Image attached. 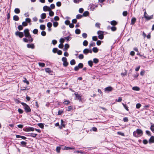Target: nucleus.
Listing matches in <instances>:
<instances>
[{"instance_id":"nucleus-1","label":"nucleus","mask_w":154,"mask_h":154,"mask_svg":"<svg viewBox=\"0 0 154 154\" xmlns=\"http://www.w3.org/2000/svg\"><path fill=\"white\" fill-rule=\"evenodd\" d=\"M24 33L25 37L29 38V42H32L33 41V39L32 38L31 35L30 34L29 30L28 29H25L24 30Z\"/></svg>"},{"instance_id":"nucleus-2","label":"nucleus","mask_w":154,"mask_h":154,"mask_svg":"<svg viewBox=\"0 0 154 154\" xmlns=\"http://www.w3.org/2000/svg\"><path fill=\"white\" fill-rule=\"evenodd\" d=\"M133 136L136 137L141 136L143 134V131L140 129H137L133 133Z\"/></svg>"},{"instance_id":"nucleus-3","label":"nucleus","mask_w":154,"mask_h":154,"mask_svg":"<svg viewBox=\"0 0 154 154\" xmlns=\"http://www.w3.org/2000/svg\"><path fill=\"white\" fill-rule=\"evenodd\" d=\"M21 104L23 106V108L26 112H31V109L30 107L27 104L24 103H22Z\"/></svg>"},{"instance_id":"nucleus-4","label":"nucleus","mask_w":154,"mask_h":154,"mask_svg":"<svg viewBox=\"0 0 154 154\" xmlns=\"http://www.w3.org/2000/svg\"><path fill=\"white\" fill-rule=\"evenodd\" d=\"M98 38L100 39H102L103 38V32L100 30L98 31L97 32Z\"/></svg>"},{"instance_id":"nucleus-5","label":"nucleus","mask_w":154,"mask_h":154,"mask_svg":"<svg viewBox=\"0 0 154 154\" xmlns=\"http://www.w3.org/2000/svg\"><path fill=\"white\" fill-rule=\"evenodd\" d=\"M15 34L16 36H18L20 38H22L24 36V34L22 32L17 31L15 32Z\"/></svg>"},{"instance_id":"nucleus-6","label":"nucleus","mask_w":154,"mask_h":154,"mask_svg":"<svg viewBox=\"0 0 154 154\" xmlns=\"http://www.w3.org/2000/svg\"><path fill=\"white\" fill-rule=\"evenodd\" d=\"M63 62V65L64 66L66 67L67 66V60L66 57H63L62 59Z\"/></svg>"},{"instance_id":"nucleus-7","label":"nucleus","mask_w":154,"mask_h":154,"mask_svg":"<svg viewBox=\"0 0 154 154\" xmlns=\"http://www.w3.org/2000/svg\"><path fill=\"white\" fill-rule=\"evenodd\" d=\"M26 132H29L30 131H33L35 130V128L33 127H29L23 129Z\"/></svg>"},{"instance_id":"nucleus-8","label":"nucleus","mask_w":154,"mask_h":154,"mask_svg":"<svg viewBox=\"0 0 154 154\" xmlns=\"http://www.w3.org/2000/svg\"><path fill=\"white\" fill-rule=\"evenodd\" d=\"M112 90L113 88L110 86L106 87L104 89V90L106 92H108L111 91Z\"/></svg>"},{"instance_id":"nucleus-9","label":"nucleus","mask_w":154,"mask_h":154,"mask_svg":"<svg viewBox=\"0 0 154 154\" xmlns=\"http://www.w3.org/2000/svg\"><path fill=\"white\" fill-rule=\"evenodd\" d=\"M27 47L28 48L34 49L35 45L33 44H28L27 45Z\"/></svg>"},{"instance_id":"nucleus-10","label":"nucleus","mask_w":154,"mask_h":154,"mask_svg":"<svg viewBox=\"0 0 154 154\" xmlns=\"http://www.w3.org/2000/svg\"><path fill=\"white\" fill-rule=\"evenodd\" d=\"M75 94L76 97V99L78 100L79 102H81L82 101V99L80 95L78 94Z\"/></svg>"},{"instance_id":"nucleus-11","label":"nucleus","mask_w":154,"mask_h":154,"mask_svg":"<svg viewBox=\"0 0 154 154\" xmlns=\"http://www.w3.org/2000/svg\"><path fill=\"white\" fill-rule=\"evenodd\" d=\"M43 10L45 11H50L51 8H50V7H48L47 6H45L43 7Z\"/></svg>"},{"instance_id":"nucleus-12","label":"nucleus","mask_w":154,"mask_h":154,"mask_svg":"<svg viewBox=\"0 0 154 154\" xmlns=\"http://www.w3.org/2000/svg\"><path fill=\"white\" fill-rule=\"evenodd\" d=\"M97 5H96L91 4L90 5L91 10L93 11L94 9L97 7Z\"/></svg>"},{"instance_id":"nucleus-13","label":"nucleus","mask_w":154,"mask_h":154,"mask_svg":"<svg viewBox=\"0 0 154 154\" xmlns=\"http://www.w3.org/2000/svg\"><path fill=\"white\" fill-rule=\"evenodd\" d=\"M136 19L135 17H133L132 18L131 20V25H134L136 22Z\"/></svg>"},{"instance_id":"nucleus-14","label":"nucleus","mask_w":154,"mask_h":154,"mask_svg":"<svg viewBox=\"0 0 154 154\" xmlns=\"http://www.w3.org/2000/svg\"><path fill=\"white\" fill-rule=\"evenodd\" d=\"M25 21L27 23H29V25H31L32 24L31 23V20L29 18H26L25 19Z\"/></svg>"},{"instance_id":"nucleus-15","label":"nucleus","mask_w":154,"mask_h":154,"mask_svg":"<svg viewBox=\"0 0 154 154\" xmlns=\"http://www.w3.org/2000/svg\"><path fill=\"white\" fill-rule=\"evenodd\" d=\"M153 15H152L150 16L147 15L146 16H145V18L147 20H149L152 19L153 18Z\"/></svg>"},{"instance_id":"nucleus-16","label":"nucleus","mask_w":154,"mask_h":154,"mask_svg":"<svg viewBox=\"0 0 154 154\" xmlns=\"http://www.w3.org/2000/svg\"><path fill=\"white\" fill-rule=\"evenodd\" d=\"M16 137L17 138H21L23 140H25L26 138V137L25 136H20L18 135H16Z\"/></svg>"},{"instance_id":"nucleus-17","label":"nucleus","mask_w":154,"mask_h":154,"mask_svg":"<svg viewBox=\"0 0 154 154\" xmlns=\"http://www.w3.org/2000/svg\"><path fill=\"white\" fill-rule=\"evenodd\" d=\"M95 46V42H91L90 43L89 45V47L90 48L91 47H93V46Z\"/></svg>"},{"instance_id":"nucleus-18","label":"nucleus","mask_w":154,"mask_h":154,"mask_svg":"<svg viewBox=\"0 0 154 154\" xmlns=\"http://www.w3.org/2000/svg\"><path fill=\"white\" fill-rule=\"evenodd\" d=\"M132 89L134 91H139L140 90V88L139 87L137 86H134L132 88Z\"/></svg>"},{"instance_id":"nucleus-19","label":"nucleus","mask_w":154,"mask_h":154,"mask_svg":"<svg viewBox=\"0 0 154 154\" xmlns=\"http://www.w3.org/2000/svg\"><path fill=\"white\" fill-rule=\"evenodd\" d=\"M149 143H154V137L151 136L149 139Z\"/></svg>"},{"instance_id":"nucleus-20","label":"nucleus","mask_w":154,"mask_h":154,"mask_svg":"<svg viewBox=\"0 0 154 154\" xmlns=\"http://www.w3.org/2000/svg\"><path fill=\"white\" fill-rule=\"evenodd\" d=\"M29 134L30 135V136L31 137H35L37 135V134L34 133H31Z\"/></svg>"},{"instance_id":"nucleus-21","label":"nucleus","mask_w":154,"mask_h":154,"mask_svg":"<svg viewBox=\"0 0 154 154\" xmlns=\"http://www.w3.org/2000/svg\"><path fill=\"white\" fill-rule=\"evenodd\" d=\"M13 20L15 21H18L19 20V17L18 16L14 15L13 17Z\"/></svg>"},{"instance_id":"nucleus-22","label":"nucleus","mask_w":154,"mask_h":154,"mask_svg":"<svg viewBox=\"0 0 154 154\" xmlns=\"http://www.w3.org/2000/svg\"><path fill=\"white\" fill-rule=\"evenodd\" d=\"M27 144V143L26 142L22 141L20 142V144L22 146H25Z\"/></svg>"},{"instance_id":"nucleus-23","label":"nucleus","mask_w":154,"mask_h":154,"mask_svg":"<svg viewBox=\"0 0 154 154\" xmlns=\"http://www.w3.org/2000/svg\"><path fill=\"white\" fill-rule=\"evenodd\" d=\"M83 53L86 55L88 53V49L87 48L85 49L83 51Z\"/></svg>"},{"instance_id":"nucleus-24","label":"nucleus","mask_w":154,"mask_h":154,"mask_svg":"<svg viewBox=\"0 0 154 154\" xmlns=\"http://www.w3.org/2000/svg\"><path fill=\"white\" fill-rule=\"evenodd\" d=\"M14 11L16 14H19L20 13V11L19 8H16L14 10Z\"/></svg>"},{"instance_id":"nucleus-25","label":"nucleus","mask_w":154,"mask_h":154,"mask_svg":"<svg viewBox=\"0 0 154 154\" xmlns=\"http://www.w3.org/2000/svg\"><path fill=\"white\" fill-rule=\"evenodd\" d=\"M75 60L72 59L70 61V64L71 65H73L75 64Z\"/></svg>"},{"instance_id":"nucleus-26","label":"nucleus","mask_w":154,"mask_h":154,"mask_svg":"<svg viewBox=\"0 0 154 154\" xmlns=\"http://www.w3.org/2000/svg\"><path fill=\"white\" fill-rule=\"evenodd\" d=\"M38 64L40 66L42 67H44L45 66V63H43L39 62Z\"/></svg>"},{"instance_id":"nucleus-27","label":"nucleus","mask_w":154,"mask_h":154,"mask_svg":"<svg viewBox=\"0 0 154 154\" xmlns=\"http://www.w3.org/2000/svg\"><path fill=\"white\" fill-rule=\"evenodd\" d=\"M110 23L112 25L115 26L117 24V23L115 20H112L111 22Z\"/></svg>"},{"instance_id":"nucleus-28","label":"nucleus","mask_w":154,"mask_h":154,"mask_svg":"<svg viewBox=\"0 0 154 154\" xmlns=\"http://www.w3.org/2000/svg\"><path fill=\"white\" fill-rule=\"evenodd\" d=\"M93 51L95 53L98 52V50L97 47H94L92 49Z\"/></svg>"},{"instance_id":"nucleus-29","label":"nucleus","mask_w":154,"mask_h":154,"mask_svg":"<svg viewBox=\"0 0 154 154\" xmlns=\"http://www.w3.org/2000/svg\"><path fill=\"white\" fill-rule=\"evenodd\" d=\"M41 17L42 19H44L46 17V14L45 13H42L41 15Z\"/></svg>"},{"instance_id":"nucleus-30","label":"nucleus","mask_w":154,"mask_h":154,"mask_svg":"<svg viewBox=\"0 0 154 154\" xmlns=\"http://www.w3.org/2000/svg\"><path fill=\"white\" fill-rule=\"evenodd\" d=\"M88 44V42L87 40H85L83 42V45L84 46H86Z\"/></svg>"},{"instance_id":"nucleus-31","label":"nucleus","mask_w":154,"mask_h":154,"mask_svg":"<svg viewBox=\"0 0 154 154\" xmlns=\"http://www.w3.org/2000/svg\"><path fill=\"white\" fill-rule=\"evenodd\" d=\"M88 65L91 67H92L93 66V62L91 60H89L88 62Z\"/></svg>"},{"instance_id":"nucleus-32","label":"nucleus","mask_w":154,"mask_h":154,"mask_svg":"<svg viewBox=\"0 0 154 154\" xmlns=\"http://www.w3.org/2000/svg\"><path fill=\"white\" fill-rule=\"evenodd\" d=\"M61 125L62 126L59 127L60 128V129H61L62 128V126L63 127H65V125L63 124V120L61 119Z\"/></svg>"},{"instance_id":"nucleus-33","label":"nucleus","mask_w":154,"mask_h":154,"mask_svg":"<svg viewBox=\"0 0 154 154\" xmlns=\"http://www.w3.org/2000/svg\"><path fill=\"white\" fill-rule=\"evenodd\" d=\"M40 28L41 29L44 30L45 29V26L44 25H41L40 26Z\"/></svg>"},{"instance_id":"nucleus-34","label":"nucleus","mask_w":154,"mask_h":154,"mask_svg":"<svg viewBox=\"0 0 154 154\" xmlns=\"http://www.w3.org/2000/svg\"><path fill=\"white\" fill-rule=\"evenodd\" d=\"M89 14V12L88 11H86L84 12L82 16H87Z\"/></svg>"},{"instance_id":"nucleus-35","label":"nucleus","mask_w":154,"mask_h":154,"mask_svg":"<svg viewBox=\"0 0 154 154\" xmlns=\"http://www.w3.org/2000/svg\"><path fill=\"white\" fill-rule=\"evenodd\" d=\"M75 32L77 34H79L80 32V30L79 29H76L75 31Z\"/></svg>"},{"instance_id":"nucleus-36","label":"nucleus","mask_w":154,"mask_h":154,"mask_svg":"<svg viewBox=\"0 0 154 154\" xmlns=\"http://www.w3.org/2000/svg\"><path fill=\"white\" fill-rule=\"evenodd\" d=\"M150 129L154 133V124H152L151 125Z\"/></svg>"},{"instance_id":"nucleus-37","label":"nucleus","mask_w":154,"mask_h":154,"mask_svg":"<svg viewBox=\"0 0 154 154\" xmlns=\"http://www.w3.org/2000/svg\"><path fill=\"white\" fill-rule=\"evenodd\" d=\"M122 104L123 106H124V108H125V109L127 111H128L129 110V109H128V107L127 106L126 104H124L123 103H122Z\"/></svg>"},{"instance_id":"nucleus-38","label":"nucleus","mask_w":154,"mask_h":154,"mask_svg":"<svg viewBox=\"0 0 154 154\" xmlns=\"http://www.w3.org/2000/svg\"><path fill=\"white\" fill-rule=\"evenodd\" d=\"M82 16H83L82 15L80 14H78L76 16V18L77 19H80L82 17Z\"/></svg>"},{"instance_id":"nucleus-39","label":"nucleus","mask_w":154,"mask_h":154,"mask_svg":"<svg viewBox=\"0 0 154 154\" xmlns=\"http://www.w3.org/2000/svg\"><path fill=\"white\" fill-rule=\"evenodd\" d=\"M29 38H28V39L26 38H23V41L25 42H29Z\"/></svg>"},{"instance_id":"nucleus-40","label":"nucleus","mask_w":154,"mask_h":154,"mask_svg":"<svg viewBox=\"0 0 154 154\" xmlns=\"http://www.w3.org/2000/svg\"><path fill=\"white\" fill-rule=\"evenodd\" d=\"M17 28L19 30H21L23 29V26L22 25H20L18 26Z\"/></svg>"},{"instance_id":"nucleus-41","label":"nucleus","mask_w":154,"mask_h":154,"mask_svg":"<svg viewBox=\"0 0 154 154\" xmlns=\"http://www.w3.org/2000/svg\"><path fill=\"white\" fill-rule=\"evenodd\" d=\"M69 25V27L71 28H72L74 27V25L73 24L70 23V21L68 20V25Z\"/></svg>"},{"instance_id":"nucleus-42","label":"nucleus","mask_w":154,"mask_h":154,"mask_svg":"<svg viewBox=\"0 0 154 154\" xmlns=\"http://www.w3.org/2000/svg\"><path fill=\"white\" fill-rule=\"evenodd\" d=\"M78 66V67H79V68H81L83 67V65L82 63H79L78 66Z\"/></svg>"},{"instance_id":"nucleus-43","label":"nucleus","mask_w":154,"mask_h":154,"mask_svg":"<svg viewBox=\"0 0 154 154\" xmlns=\"http://www.w3.org/2000/svg\"><path fill=\"white\" fill-rule=\"evenodd\" d=\"M58 25V22H54L53 23V25L54 27H56Z\"/></svg>"},{"instance_id":"nucleus-44","label":"nucleus","mask_w":154,"mask_h":154,"mask_svg":"<svg viewBox=\"0 0 154 154\" xmlns=\"http://www.w3.org/2000/svg\"><path fill=\"white\" fill-rule=\"evenodd\" d=\"M61 149L63 150H67V147H66V146H60Z\"/></svg>"},{"instance_id":"nucleus-45","label":"nucleus","mask_w":154,"mask_h":154,"mask_svg":"<svg viewBox=\"0 0 154 154\" xmlns=\"http://www.w3.org/2000/svg\"><path fill=\"white\" fill-rule=\"evenodd\" d=\"M49 11V15H50V16L51 17L53 16L54 14V12L53 11H52L51 10Z\"/></svg>"},{"instance_id":"nucleus-46","label":"nucleus","mask_w":154,"mask_h":154,"mask_svg":"<svg viewBox=\"0 0 154 154\" xmlns=\"http://www.w3.org/2000/svg\"><path fill=\"white\" fill-rule=\"evenodd\" d=\"M82 0H73V2L74 3L76 4L79 3L80 2H81Z\"/></svg>"},{"instance_id":"nucleus-47","label":"nucleus","mask_w":154,"mask_h":154,"mask_svg":"<svg viewBox=\"0 0 154 154\" xmlns=\"http://www.w3.org/2000/svg\"><path fill=\"white\" fill-rule=\"evenodd\" d=\"M28 24L26 21H23L22 23V25L23 26H27Z\"/></svg>"},{"instance_id":"nucleus-48","label":"nucleus","mask_w":154,"mask_h":154,"mask_svg":"<svg viewBox=\"0 0 154 154\" xmlns=\"http://www.w3.org/2000/svg\"><path fill=\"white\" fill-rule=\"evenodd\" d=\"M52 26V23L50 22H48L47 24V26L48 28H51Z\"/></svg>"},{"instance_id":"nucleus-49","label":"nucleus","mask_w":154,"mask_h":154,"mask_svg":"<svg viewBox=\"0 0 154 154\" xmlns=\"http://www.w3.org/2000/svg\"><path fill=\"white\" fill-rule=\"evenodd\" d=\"M123 15L124 16H126L128 14V12L127 11H125L123 12L122 13Z\"/></svg>"},{"instance_id":"nucleus-50","label":"nucleus","mask_w":154,"mask_h":154,"mask_svg":"<svg viewBox=\"0 0 154 154\" xmlns=\"http://www.w3.org/2000/svg\"><path fill=\"white\" fill-rule=\"evenodd\" d=\"M55 5L54 4H51L50 5V8H51V9H54L55 8Z\"/></svg>"},{"instance_id":"nucleus-51","label":"nucleus","mask_w":154,"mask_h":154,"mask_svg":"<svg viewBox=\"0 0 154 154\" xmlns=\"http://www.w3.org/2000/svg\"><path fill=\"white\" fill-rule=\"evenodd\" d=\"M78 57L80 59H82L84 58V55L83 54H80L78 56Z\"/></svg>"},{"instance_id":"nucleus-52","label":"nucleus","mask_w":154,"mask_h":154,"mask_svg":"<svg viewBox=\"0 0 154 154\" xmlns=\"http://www.w3.org/2000/svg\"><path fill=\"white\" fill-rule=\"evenodd\" d=\"M45 71L47 72L50 73L51 72V71L49 68H47L45 69Z\"/></svg>"},{"instance_id":"nucleus-53","label":"nucleus","mask_w":154,"mask_h":154,"mask_svg":"<svg viewBox=\"0 0 154 154\" xmlns=\"http://www.w3.org/2000/svg\"><path fill=\"white\" fill-rule=\"evenodd\" d=\"M32 32L34 34H37L38 32V30L37 29H34L33 30Z\"/></svg>"},{"instance_id":"nucleus-54","label":"nucleus","mask_w":154,"mask_h":154,"mask_svg":"<svg viewBox=\"0 0 154 154\" xmlns=\"http://www.w3.org/2000/svg\"><path fill=\"white\" fill-rule=\"evenodd\" d=\"M82 36L83 38H85L87 37V35L86 33H84L82 34Z\"/></svg>"},{"instance_id":"nucleus-55","label":"nucleus","mask_w":154,"mask_h":154,"mask_svg":"<svg viewBox=\"0 0 154 154\" xmlns=\"http://www.w3.org/2000/svg\"><path fill=\"white\" fill-rule=\"evenodd\" d=\"M93 61L95 63H97L99 62V60L97 58H95L93 59Z\"/></svg>"},{"instance_id":"nucleus-56","label":"nucleus","mask_w":154,"mask_h":154,"mask_svg":"<svg viewBox=\"0 0 154 154\" xmlns=\"http://www.w3.org/2000/svg\"><path fill=\"white\" fill-rule=\"evenodd\" d=\"M58 51V49L57 48H54L53 49V52L54 53H56Z\"/></svg>"},{"instance_id":"nucleus-57","label":"nucleus","mask_w":154,"mask_h":154,"mask_svg":"<svg viewBox=\"0 0 154 154\" xmlns=\"http://www.w3.org/2000/svg\"><path fill=\"white\" fill-rule=\"evenodd\" d=\"M61 149L60 147L57 146L56 149V150L57 152L59 153L60 152V150Z\"/></svg>"},{"instance_id":"nucleus-58","label":"nucleus","mask_w":154,"mask_h":154,"mask_svg":"<svg viewBox=\"0 0 154 154\" xmlns=\"http://www.w3.org/2000/svg\"><path fill=\"white\" fill-rule=\"evenodd\" d=\"M122 100V97H119L118 100L116 99V101H117L118 102H121V101Z\"/></svg>"},{"instance_id":"nucleus-59","label":"nucleus","mask_w":154,"mask_h":154,"mask_svg":"<svg viewBox=\"0 0 154 154\" xmlns=\"http://www.w3.org/2000/svg\"><path fill=\"white\" fill-rule=\"evenodd\" d=\"M100 24L99 23H96L95 24V26L100 28Z\"/></svg>"},{"instance_id":"nucleus-60","label":"nucleus","mask_w":154,"mask_h":154,"mask_svg":"<svg viewBox=\"0 0 154 154\" xmlns=\"http://www.w3.org/2000/svg\"><path fill=\"white\" fill-rule=\"evenodd\" d=\"M117 134L120 135H121L122 136H124V133H123L121 132H118Z\"/></svg>"},{"instance_id":"nucleus-61","label":"nucleus","mask_w":154,"mask_h":154,"mask_svg":"<svg viewBox=\"0 0 154 154\" xmlns=\"http://www.w3.org/2000/svg\"><path fill=\"white\" fill-rule=\"evenodd\" d=\"M92 40L94 41H96L97 40V36H93L92 37Z\"/></svg>"},{"instance_id":"nucleus-62","label":"nucleus","mask_w":154,"mask_h":154,"mask_svg":"<svg viewBox=\"0 0 154 154\" xmlns=\"http://www.w3.org/2000/svg\"><path fill=\"white\" fill-rule=\"evenodd\" d=\"M111 30L113 31H115L116 29V28L115 26H112L111 28Z\"/></svg>"},{"instance_id":"nucleus-63","label":"nucleus","mask_w":154,"mask_h":154,"mask_svg":"<svg viewBox=\"0 0 154 154\" xmlns=\"http://www.w3.org/2000/svg\"><path fill=\"white\" fill-rule=\"evenodd\" d=\"M141 106V105L140 104V103H137L136 105V108H137V109H139V108Z\"/></svg>"},{"instance_id":"nucleus-64","label":"nucleus","mask_w":154,"mask_h":154,"mask_svg":"<svg viewBox=\"0 0 154 154\" xmlns=\"http://www.w3.org/2000/svg\"><path fill=\"white\" fill-rule=\"evenodd\" d=\"M41 34L43 36H45L46 35V32L45 31H42L41 32Z\"/></svg>"}]
</instances>
